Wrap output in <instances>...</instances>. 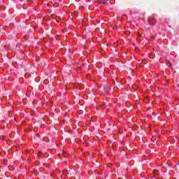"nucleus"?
Listing matches in <instances>:
<instances>
[{"mask_svg": "<svg viewBox=\"0 0 179 179\" xmlns=\"http://www.w3.org/2000/svg\"><path fill=\"white\" fill-rule=\"evenodd\" d=\"M75 87H77V89H79L80 90H82V89H84V87L82 84L75 83L74 84Z\"/></svg>", "mask_w": 179, "mask_h": 179, "instance_id": "f257e3e1", "label": "nucleus"}, {"mask_svg": "<svg viewBox=\"0 0 179 179\" xmlns=\"http://www.w3.org/2000/svg\"><path fill=\"white\" fill-rule=\"evenodd\" d=\"M103 89L106 92H110V84L107 83L106 85H104Z\"/></svg>", "mask_w": 179, "mask_h": 179, "instance_id": "f03ea898", "label": "nucleus"}, {"mask_svg": "<svg viewBox=\"0 0 179 179\" xmlns=\"http://www.w3.org/2000/svg\"><path fill=\"white\" fill-rule=\"evenodd\" d=\"M98 2L100 5H104V3H106V0H98Z\"/></svg>", "mask_w": 179, "mask_h": 179, "instance_id": "7ed1b4c3", "label": "nucleus"}, {"mask_svg": "<svg viewBox=\"0 0 179 179\" xmlns=\"http://www.w3.org/2000/svg\"><path fill=\"white\" fill-rule=\"evenodd\" d=\"M81 39H82V41H83V43H86V40L85 39V37H82Z\"/></svg>", "mask_w": 179, "mask_h": 179, "instance_id": "20e7f679", "label": "nucleus"}, {"mask_svg": "<svg viewBox=\"0 0 179 179\" xmlns=\"http://www.w3.org/2000/svg\"><path fill=\"white\" fill-rule=\"evenodd\" d=\"M107 47H108V46L105 45H103V46L102 47V48H105V50H107Z\"/></svg>", "mask_w": 179, "mask_h": 179, "instance_id": "39448f33", "label": "nucleus"}, {"mask_svg": "<svg viewBox=\"0 0 179 179\" xmlns=\"http://www.w3.org/2000/svg\"><path fill=\"white\" fill-rule=\"evenodd\" d=\"M154 174H157V170L153 171Z\"/></svg>", "mask_w": 179, "mask_h": 179, "instance_id": "423d86ee", "label": "nucleus"}, {"mask_svg": "<svg viewBox=\"0 0 179 179\" xmlns=\"http://www.w3.org/2000/svg\"><path fill=\"white\" fill-rule=\"evenodd\" d=\"M41 153H43V152H38V155L41 156Z\"/></svg>", "mask_w": 179, "mask_h": 179, "instance_id": "0eeeda50", "label": "nucleus"}, {"mask_svg": "<svg viewBox=\"0 0 179 179\" xmlns=\"http://www.w3.org/2000/svg\"><path fill=\"white\" fill-rule=\"evenodd\" d=\"M169 66H171V63L169 62Z\"/></svg>", "mask_w": 179, "mask_h": 179, "instance_id": "6e6552de", "label": "nucleus"}, {"mask_svg": "<svg viewBox=\"0 0 179 179\" xmlns=\"http://www.w3.org/2000/svg\"><path fill=\"white\" fill-rule=\"evenodd\" d=\"M108 142H111V141H108Z\"/></svg>", "mask_w": 179, "mask_h": 179, "instance_id": "1a4fd4ad", "label": "nucleus"}, {"mask_svg": "<svg viewBox=\"0 0 179 179\" xmlns=\"http://www.w3.org/2000/svg\"><path fill=\"white\" fill-rule=\"evenodd\" d=\"M167 177H168V178H169V175H167Z\"/></svg>", "mask_w": 179, "mask_h": 179, "instance_id": "9d476101", "label": "nucleus"}]
</instances>
